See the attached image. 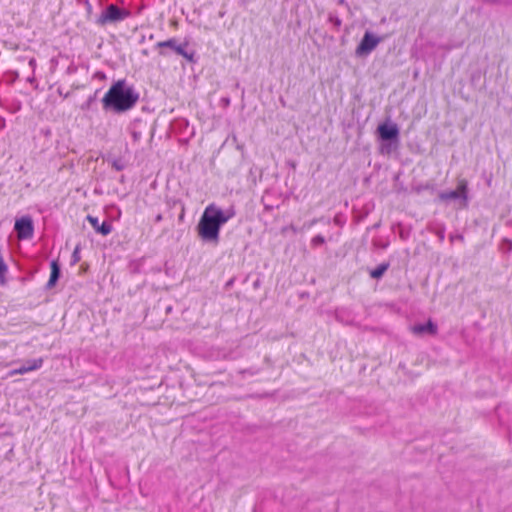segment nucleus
Instances as JSON below:
<instances>
[{"label": "nucleus", "instance_id": "obj_1", "mask_svg": "<svg viewBox=\"0 0 512 512\" xmlns=\"http://www.w3.org/2000/svg\"><path fill=\"white\" fill-rule=\"evenodd\" d=\"M139 99V94L125 80H118L107 91L102 99L103 108L115 113L132 109Z\"/></svg>", "mask_w": 512, "mask_h": 512}, {"label": "nucleus", "instance_id": "obj_2", "mask_svg": "<svg viewBox=\"0 0 512 512\" xmlns=\"http://www.w3.org/2000/svg\"><path fill=\"white\" fill-rule=\"evenodd\" d=\"M233 216L232 210L224 212L213 204L207 206L197 226L199 236L203 241L217 244L221 226Z\"/></svg>", "mask_w": 512, "mask_h": 512}, {"label": "nucleus", "instance_id": "obj_3", "mask_svg": "<svg viewBox=\"0 0 512 512\" xmlns=\"http://www.w3.org/2000/svg\"><path fill=\"white\" fill-rule=\"evenodd\" d=\"M128 15V11L119 8L114 4H110L97 19V24L104 26L108 23H116L124 20Z\"/></svg>", "mask_w": 512, "mask_h": 512}, {"label": "nucleus", "instance_id": "obj_4", "mask_svg": "<svg viewBox=\"0 0 512 512\" xmlns=\"http://www.w3.org/2000/svg\"><path fill=\"white\" fill-rule=\"evenodd\" d=\"M468 183L465 179H461L458 182L456 190L453 191H445L439 194V199L442 201L449 200H461L464 206L467 205L468 202Z\"/></svg>", "mask_w": 512, "mask_h": 512}, {"label": "nucleus", "instance_id": "obj_5", "mask_svg": "<svg viewBox=\"0 0 512 512\" xmlns=\"http://www.w3.org/2000/svg\"><path fill=\"white\" fill-rule=\"evenodd\" d=\"M381 42V38L375 36L371 32H365L361 42L357 46L355 50V54L357 57H366L368 56Z\"/></svg>", "mask_w": 512, "mask_h": 512}, {"label": "nucleus", "instance_id": "obj_6", "mask_svg": "<svg viewBox=\"0 0 512 512\" xmlns=\"http://www.w3.org/2000/svg\"><path fill=\"white\" fill-rule=\"evenodd\" d=\"M14 229L19 239H30L33 236L34 227L30 217H22L15 222Z\"/></svg>", "mask_w": 512, "mask_h": 512}, {"label": "nucleus", "instance_id": "obj_7", "mask_svg": "<svg viewBox=\"0 0 512 512\" xmlns=\"http://www.w3.org/2000/svg\"><path fill=\"white\" fill-rule=\"evenodd\" d=\"M377 132L382 141H397L399 137V128L395 123H382L377 127Z\"/></svg>", "mask_w": 512, "mask_h": 512}, {"label": "nucleus", "instance_id": "obj_8", "mask_svg": "<svg viewBox=\"0 0 512 512\" xmlns=\"http://www.w3.org/2000/svg\"><path fill=\"white\" fill-rule=\"evenodd\" d=\"M42 364H43V359L42 358L28 360L23 365H21L19 368H16V369L10 371L9 374L11 376H13V375H23V374L28 373L30 371H34V370H37V369L41 368Z\"/></svg>", "mask_w": 512, "mask_h": 512}, {"label": "nucleus", "instance_id": "obj_9", "mask_svg": "<svg viewBox=\"0 0 512 512\" xmlns=\"http://www.w3.org/2000/svg\"><path fill=\"white\" fill-rule=\"evenodd\" d=\"M87 221L91 224V226L97 233L103 236H107L112 231V225L107 221H104L102 224H99L98 218L92 215L87 216Z\"/></svg>", "mask_w": 512, "mask_h": 512}, {"label": "nucleus", "instance_id": "obj_10", "mask_svg": "<svg viewBox=\"0 0 512 512\" xmlns=\"http://www.w3.org/2000/svg\"><path fill=\"white\" fill-rule=\"evenodd\" d=\"M413 334L421 336L424 334L435 335L437 333V326L431 320L425 324H415L411 327Z\"/></svg>", "mask_w": 512, "mask_h": 512}, {"label": "nucleus", "instance_id": "obj_11", "mask_svg": "<svg viewBox=\"0 0 512 512\" xmlns=\"http://www.w3.org/2000/svg\"><path fill=\"white\" fill-rule=\"evenodd\" d=\"M187 47V43L177 44V40L175 38L168 39L166 41H161L156 44V48H170L175 51L178 55L183 54V48Z\"/></svg>", "mask_w": 512, "mask_h": 512}, {"label": "nucleus", "instance_id": "obj_12", "mask_svg": "<svg viewBox=\"0 0 512 512\" xmlns=\"http://www.w3.org/2000/svg\"><path fill=\"white\" fill-rule=\"evenodd\" d=\"M60 274H61V270H60V266H59L58 262L57 261H52L51 262L50 278H49V280H48V282L46 284V287L48 289H51V288H53L56 285V283H57V281H58V279L60 277Z\"/></svg>", "mask_w": 512, "mask_h": 512}, {"label": "nucleus", "instance_id": "obj_13", "mask_svg": "<svg viewBox=\"0 0 512 512\" xmlns=\"http://www.w3.org/2000/svg\"><path fill=\"white\" fill-rule=\"evenodd\" d=\"M388 268H389V263H381L374 270H372L370 272V276L373 279H380L384 275V273L388 270Z\"/></svg>", "mask_w": 512, "mask_h": 512}, {"label": "nucleus", "instance_id": "obj_14", "mask_svg": "<svg viewBox=\"0 0 512 512\" xmlns=\"http://www.w3.org/2000/svg\"><path fill=\"white\" fill-rule=\"evenodd\" d=\"M80 261V247L77 245L72 253V264H76Z\"/></svg>", "mask_w": 512, "mask_h": 512}, {"label": "nucleus", "instance_id": "obj_15", "mask_svg": "<svg viewBox=\"0 0 512 512\" xmlns=\"http://www.w3.org/2000/svg\"><path fill=\"white\" fill-rule=\"evenodd\" d=\"M324 242H325L324 237L321 236V235H317V236L312 238L311 245L312 246H319V245L324 244Z\"/></svg>", "mask_w": 512, "mask_h": 512}, {"label": "nucleus", "instance_id": "obj_16", "mask_svg": "<svg viewBox=\"0 0 512 512\" xmlns=\"http://www.w3.org/2000/svg\"><path fill=\"white\" fill-rule=\"evenodd\" d=\"M329 21L334 25L336 26L337 28H339L342 24V21L339 17L335 16V15H332L330 14L329 15Z\"/></svg>", "mask_w": 512, "mask_h": 512}, {"label": "nucleus", "instance_id": "obj_17", "mask_svg": "<svg viewBox=\"0 0 512 512\" xmlns=\"http://www.w3.org/2000/svg\"><path fill=\"white\" fill-rule=\"evenodd\" d=\"M112 167L117 170V171H121L124 169V164L122 163L121 160H118V159H115L113 160L112 162Z\"/></svg>", "mask_w": 512, "mask_h": 512}, {"label": "nucleus", "instance_id": "obj_18", "mask_svg": "<svg viewBox=\"0 0 512 512\" xmlns=\"http://www.w3.org/2000/svg\"><path fill=\"white\" fill-rule=\"evenodd\" d=\"M181 56H183L184 58H186L188 61L192 62L193 61V53H188L185 48H183V54H180Z\"/></svg>", "mask_w": 512, "mask_h": 512}, {"label": "nucleus", "instance_id": "obj_19", "mask_svg": "<svg viewBox=\"0 0 512 512\" xmlns=\"http://www.w3.org/2000/svg\"><path fill=\"white\" fill-rule=\"evenodd\" d=\"M140 134L137 132H133V138L137 140L139 138Z\"/></svg>", "mask_w": 512, "mask_h": 512}, {"label": "nucleus", "instance_id": "obj_20", "mask_svg": "<svg viewBox=\"0 0 512 512\" xmlns=\"http://www.w3.org/2000/svg\"><path fill=\"white\" fill-rule=\"evenodd\" d=\"M91 102H93V99H92V98H89V100H88V105H89Z\"/></svg>", "mask_w": 512, "mask_h": 512}]
</instances>
